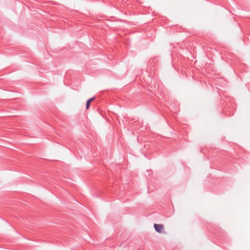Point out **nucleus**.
I'll return each mask as SVG.
<instances>
[{
  "label": "nucleus",
  "instance_id": "2",
  "mask_svg": "<svg viewBox=\"0 0 250 250\" xmlns=\"http://www.w3.org/2000/svg\"><path fill=\"white\" fill-rule=\"evenodd\" d=\"M95 99L94 97L91 98L88 100L86 102V108L87 109L89 108V107L90 106V102L93 101Z\"/></svg>",
  "mask_w": 250,
  "mask_h": 250
},
{
  "label": "nucleus",
  "instance_id": "1",
  "mask_svg": "<svg viewBox=\"0 0 250 250\" xmlns=\"http://www.w3.org/2000/svg\"><path fill=\"white\" fill-rule=\"evenodd\" d=\"M154 227L158 232L161 233L164 230V226L162 224H154Z\"/></svg>",
  "mask_w": 250,
  "mask_h": 250
}]
</instances>
